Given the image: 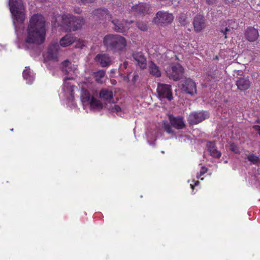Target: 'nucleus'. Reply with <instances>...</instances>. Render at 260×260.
<instances>
[{"mask_svg": "<svg viewBox=\"0 0 260 260\" xmlns=\"http://www.w3.org/2000/svg\"><path fill=\"white\" fill-rule=\"evenodd\" d=\"M46 36L45 20L40 14H34L30 19L25 40V47L33 49L44 42Z\"/></svg>", "mask_w": 260, "mask_h": 260, "instance_id": "nucleus-1", "label": "nucleus"}, {"mask_svg": "<svg viewBox=\"0 0 260 260\" xmlns=\"http://www.w3.org/2000/svg\"><path fill=\"white\" fill-rule=\"evenodd\" d=\"M103 43L107 50L114 52H122L126 46L125 39L119 35H107L104 37Z\"/></svg>", "mask_w": 260, "mask_h": 260, "instance_id": "nucleus-2", "label": "nucleus"}, {"mask_svg": "<svg viewBox=\"0 0 260 260\" xmlns=\"http://www.w3.org/2000/svg\"><path fill=\"white\" fill-rule=\"evenodd\" d=\"M10 10L14 16V24L16 22L23 23L25 16V8L22 0H9Z\"/></svg>", "mask_w": 260, "mask_h": 260, "instance_id": "nucleus-3", "label": "nucleus"}, {"mask_svg": "<svg viewBox=\"0 0 260 260\" xmlns=\"http://www.w3.org/2000/svg\"><path fill=\"white\" fill-rule=\"evenodd\" d=\"M174 17L167 12L158 11L153 18V22L157 24H166L170 23L173 20Z\"/></svg>", "mask_w": 260, "mask_h": 260, "instance_id": "nucleus-4", "label": "nucleus"}, {"mask_svg": "<svg viewBox=\"0 0 260 260\" xmlns=\"http://www.w3.org/2000/svg\"><path fill=\"white\" fill-rule=\"evenodd\" d=\"M158 96L160 99H167L169 101L173 99L171 86L166 84L158 83L157 88Z\"/></svg>", "mask_w": 260, "mask_h": 260, "instance_id": "nucleus-5", "label": "nucleus"}, {"mask_svg": "<svg viewBox=\"0 0 260 260\" xmlns=\"http://www.w3.org/2000/svg\"><path fill=\"white\" fill-rule=\"evenodd\" d=\"M66 18L69 20L68 24L69 27L72 28L73 30L80 28L84 23V20L80 17H74L70 15L63 16L64 21H66ZM65 23L67 22H65Z\"/></svg>", "mask_w": 260, "mask_h": 260, "instance_id": "nucleus-6", "label": "nucleus"}, {"mask_svg": "<svg viewBox=\"0 0 260 260\" xmlns=\"http://www.w3.org/2000/svg\"><path fill=\"white\" fill-rule=\"evenodd\" d=\"M113 24L112 28L118 32H124L129 29V26L127 25L128 21L126 20H119L117 19H112L110 20ZM133 20L128 22L129 24L133 23Z\"/></svg>", "mask_w": 260, "mask_h": 260, "instance_id": "nucleus-7", "label": "nucleus"}, {"mask_svg": "<svg viewBox=\"0 0 260 260\" xmlns=\"http://www.w3.org/2000/svg\"><path fill=\"white\" fill-rule=\"evenodd\" d=\"M209 117L206 112H192L188 117V121L190 124H197Z\"/></svg>", "mask_w": 260, "mask_h": 260, "instance_id": "nucleus-8", "label": "nucleus"}, {"mask_svg": "<svg viewBox=\"0 0 260 260\" xmlns=\"http://www.w3.org/2000/svg\"><path fill=\"white\" fill-rule=\"evenodd\" d=\"M95 61L102 67H107L112 63V59L109 55L106 53L97 54L94 58Z\"/></svg>", "mask_w": 260, "mask_h": 260, "instance_id": "nucleus-9", "label": "nucleus"}, {"mask_svg": "<svg viewBox=\"0 0 260 260\" xmlns=\"http://www.w3.org/2000/svg\"><path fill=\"white\" fill-rule=\"evenodd\" d=\"M149 6L146 3H139L132 7V11L135 15H145L149 13Z\"/></svg>", "mask_w": 260, "mask_h": 260, "instance_id": "nucleus-10", "label": "nucleus"}, {"mask_svg": "<svg viewBox=\"0 0 260 260\" xmlns=\"http://www.w3.org/2000/svg\"><path fill=\"white\" fill-rule=\"evenodd\" d=\"M59 46L57 43L51 44L48 49L47 58L49 60L57 61L58 60V50Z\"/></svg>", "mask_w": 260, "mask_h": 260, "instance_id": "nucleus-11", "label": "nucleus"}, {"mask_svg": "<svg viewBox=\"0 0 260 260\" xmlns=\"http://www.w3.org/2000/svg\"><path fill=\"white\" fill-rule=\"evenodd\" d=\"M171 125L177 129H183L185 127V124L182 117H175L172 115L169 116Z\"/></svg>", "mask_w": 260, "mask_h": 260, "instance_id": "nucleus-12", "label": "nucleus"}, {"mask_svg": "<svg viewBox=\"0 0 260 260\" xmlns=\"http://www.w3.org/2000/svg\"><path fill=\"white\" fill-rule=\"evenodd\" d=\"M183 69L179 64H177L172 67V71L169 73V76L174 80H179L182 76Z\"/></svg>", "mask_w": 260, "mask_h": 260, "instance_id": "nucleus-13", "label": "nucleus"}, {"mask_svg": "<svg viewBox=\"0 0 260 260\" xmlns=\"http://www.w3.org/2000/svg\"><path fill=\"white\" fill-rule=\"evenodd\" d=\"M134 60L141 69H145L147 66L146 59L141 52H134L132 54Z\"/></svg>", "mask_w": 260, "mask_h": 260, "instance_id": "nucleus-14", "label": "nucleus"}, {"mask_svg": "<svg viewBox=\"0 0 260 260\" xmlns=\"http://www.w3.org/2000/svg\"><path fill=\"white\" fill-rule=\"evenodd\" d=\"M251 82L247 77H238L236 80V85L238 89L241 91L248 89L250 86Z\"/></svg>", "mask_w": 260, "mask_h": 260, "instance_id": "nucleus-15", "label": "nucleus"}, {"mask_svg": "<svg viewBox=\"0 0 260 260\" xmlns=\"http://www.w3.org/2000/svg\"><path fill=\"white\" fill-rule=\"evenodd\" d=\"M194 30L200 32L205 27L204 17L201 15H197L193 22Z\"/></svg>", "mask_w": 260, "mask_h": 260, "instance_id": "nucleus-16", "label": "nucleus"}, {"mask_svg": "<svg viewBox=\"0 0 260 260\" xmlns=\"http://www.w3.org/2000/svg\"><path fill=\"white\" fill-rule=\"evenodd\" d=\"M183 88L186 92L191 95L197 92L196 84L193 80L190 79L185 80L183 84Z\"/></svg>", "mask_w": 260, "mask_h": 260, "instance_id": "nucleus-17", "label": "nucleus"}, {"mask_svg": "<svg viewBox=\"0 0 260 260\" xmlns=\"http://www.w3.org/2000/svg\"><path fill=\"white\" fill-rule=\"evenodd\" d=\"M93 14L97 18L100 20H111L112 15L109 13L108 10L105 8H99L93 11Z\"/></svg>", "mask_w": 260, "mask_h": 260, "instance_id": "nucleus-18", "label": "nucleus"}, {"mask_svg": "<svg viewBox=\"0 0 260 260\" xmlns=\"http://www.w3.org/2000/svg\"><path fill=\"white\" fill-rule=\"evenodd\" d=\"M100 97L101 99L109 103H114L113 93L110 90L107 89H102L100 92Z\"/></svg>", "mask_w": 260, "mask_h": 260, "instance_id": "nucleus-19", "label": "nucleus"}, {"mask_svg": "<svg viewBox=\"0 0 260 260\" xmlns=\"http://www.w3.org/2000/svg\"><path fill=\"white\" fill-rule=\"evenodd\" d=\"M259 36L258 31L254 27H248L245 32V37L250 42H254Z\"/></svg>", "mask_w": 260, "mask_h": 260, "instance_id": "nucleus-20", "label": "nucleus"}, {"mask_svg": "<svg viewBox=\"0 0 260 260\" xmlns=\"http://www.w3.org/2000/svg\"><path fill=\"white\" fill-rule=\"evenodd\" d=\"M74 64H72L68 60H66L62 62L61 70L66 74H69L74 72L76 70Z\"/></svg>", "mask_w": 260, "mask_h": 260, "instance_id": "nucleus-21", "label": "nucleus"}, {"mask_svg": "<svg viewBox=\"0 0 260 260\" xmlns=\"http://www.w3.org/2000/svg\"><path fill=\"white\" fill-rule=\"evenodd\" d=\"M207 146L210 154L212 157L216 158H219L221 157V153L217 150L214 143L209 142L207 144Z\"/></svg>", "mask_w": 260, "mask_h": 260, "instance_id": "nucleus-22", "label": "nucleus"}, {"mask_svg": "<svg viewBox=\"0 0 260 260\" xmlns=\"http://www.w3.org/2000/svg\"><path fill=\"white\" fill-rule=\"evenodd\" d=\"M92 97L89 92L86 89L82 88L81 89L80 98L83 105H88Z\"/></svg>", "mask_w": 260, "mask_h": 260, "instance_id": "nucleus-23", "label": "nucleus"}, {"mask_svg": "<svg viewBox=\"0 0 260 260\" xmlns=\"http://www.w3.org/2000/svg\"><path fill=\"white\" fill-rule=\"evenodd\" d=\"M149 71L151 75L156 77L161 76V72L159 67L152 61L149 62Z\"/></svg>", "mask_w": 260, "mask_h": 260, "instance_id": "nucleus-24", "label": "nucleus"}, {"mask_svg": "<svg viewBox=\"0 0 260 260\" xmlns=\"http://www.w3.org/2000/svg\"><path fill=\"white\" fill-rule=\"evenodd\" d=\"M75 39L70 35H67L63 37L59 42L60 46L67 47L74 43Z\"/></svg>", "mask_w": 260, "mask_h": 260, "instance_id": "nucleus-25", "label": "nucleus"}, {"mask_svg": "<svg viewBox=\"0 0 260 260\" xmlns=\"http://www.w3.org/2000/svg\"><path fill=\"white\" fill-rule=\"evenodd\" d=\"M90 108L94 110H101L103 108V105L102 103L99 100L92 97L89 104Z\"/></svg>", "mask_w": 260, "mask_h": 260, "instance_id": "nucleus-26", "label": "nucleus"}, {"mask_svg": "<svg viewBox=\"0 0 260 260\" xmlns=\"http://www.w3.org/2000/svg\"><path fill=\"white\" fill-rule=\"evenodd\" d=\"M105 74L106 72L103 70H100L94 73V78L95 80L99 83H102Z\"/></svg>", "mask_w": 260, "mask_h": 260, "instance_id": "nucleus-27", "label": "nucleus"}, {"mask_svg": "<svg viewBox=\"0 0 260 260\" xmlns=\"http://www.w3.org/2000/svg\"><path fill=\"white\" fill-rule=\"evenodd\" d=\"M245 158H247L249 161L254 165L258 166L260 164V159L259 157L253 153L246 154Z\"/></svg>", "mask_w": 260, "mask_h": 260, "instance_id": "nucleus-28", "label": "nucleus"}, {"mask_svg": "<svg viewBox=\"0 0 260 260\" xmlns=\"http://www.w3.org/2000/svg\"><path fill=\"white\" fill-rule=\"evenodd\" d=\"M23 77L25 80H28V82L29 83L32 82L34 80L33 75L31 72L30 70L28 68H26V69L24 70L23 72Z\"/></svg>", "mask_w": 260, "mask_h": 260, "instance_id": "nucleus-29", "label": "nucleus"}, {"mask_svg": "<svg viewBox=\"0 0 260 260\" xmlns=\"http://www.w3.org/2000/svg\"><path fill=\"white\" fill-rule=\"evenodd\" d=\"M70 78H66L64 79L63 89L64 90H67V91L70 92L71 95L72 96L73 95L74 86L72 85L70 83L68 82V80Z\"/></svg>", "mask_w": 260, "mask_h": 260, "instance_id": "nucleus-30", "label": "nucleus"}, {"mask_svg": "<svg viewBox=\"0 0 260 260\" xmlns=\"http://www.w3.org/2000/svg\"><path fill=\"white\" fill-rule=\"evenodd\" d=\"M137 27L141 31H147L148 29L147 22L143 21H138L136 23Z\"/></svg>", "mask_w": 260, "mask_h": 260, "instance_id": "nucleus-31", "label": "nucleus"}, {"mask_svg": "<svg viewBox=\"0 0 260 260\" xmlns=\"http://www.w3.org/2000/svg\"><path fill=\"white\" fill-rule=\"evenodd\" d=\"M178 21L180 25L182 26H185L188 21L187 20V17L184 14H181L178 17Z\"/></svg>", "mask_w": 260, "mask_h": 260, "instance_id": "nucleus-32", "label": "nucleus"}, {"mask_svg": "<svg viewBox=\"0 0 260 260\" xmlns=\"http://www.w3.org/2000/svg\"><path fill=\"white\" fill-rule=\"evenodd\" d=\"M107 106H108V105ZM107 108L111 112H113L118 113L121 111L120 107L119 106L116 105H111L109 107H107Z\"/></svg>", "mask_w": 260, "mask_h": 260, "instance_id": "nucleus-33", "label": "nucleus"}, {"mask_svg": "<svg viewBox=\"0 0 260 260\" xmlns=\"http://www.w3.org/2000/svg\"><path fill=\"white\" fill-rule=\"evenodd\" d=\"M163 127L166 132L169 134H173L174 133V131L172 129L171 125L167 122H164Z\"/></svg>", "mask_w": 260, "mask_h": 260, "instance_id": "nucleus-34", "label": "nucleus"}, {"mask_svg": "<svg viewBox=\"0 0 260 260\" xmlns=\"http://www.w3.org/2000/svg\"><path fill=\"white\" fill-rule=\"evenodd\" d=\"M230 149L235 153H238L239 152V148L235 144L230 145Z\"/></svg>", "mask_w": 260, "mask_h": 260, "instance_id": "nucleus-35", "label": "nucleus"}, {"mask_svg": "<svg viewBox=\"0 0 260 260\" xmlns=\"http://www.w3.org/2000/svg\"><path fill=\"white\" fill-rule=\"evenodd\" d=\"M207 171V168L205 167H203L200 172L197 175V178H199L201 176L203 175L205 173H206Z\"/></svg>", "mask_w": 260, "mask_h": 260, "instance_id": "nucleus-36", "label": "nucleus"}, {"mask_svg": "<svg viewBox=\"0 0 260 260\" xmlns=\"http://www.w3.org/2000/svg\"><path fill=\"white\" fill-rule=\"evenodd\" d=\"M78 3L83 5H86L89 3H92L95 0H78Z\"/></svg>", "mask_w": 260, "mask_h": 260, "instance_id": "nucleus-37", "label": "nucleus"}, {"mask_svg": "<svg viewBox=\"0 0 260 260\" xmlns=\"http://www.w3.org/2000/svg\"><path fill=\"white\" fill-rule=\"evenodd\" d=\"M230 31V29L227 27L225 28L224 30H221L220 31L221 33L224 36V38H227V34L228 32Z\"/></svg>", "mask_w": 260, "mask_h": 260, "instance_id": "nucleus-38", "label": "nucleus"}, {"mask_svg": "<svg viewBox=\"0 0 260 260\" xmlns=\"http://www.w3.org/2000/svg\"><path fill=\"white\" fill-rule=\"evenodd\" d=\"M206 3L209 5H213L217 3V0H206Z\"/></svg>", "mask_w": 260, "mask_h": 260, "instance_id": "nucleus-39", "label": "nucleus"}, {"mask_svg": "<svg viewBox=\"0 0 260 260\" xmlns=\"http://www.w3.org/2000/svg\"><path fill=\"white\" fill-rule=\"evenodd\" d=\"M253 128L257 131L258 134L260 135V126L258 125H255L253 126Z\"/></svg>", "mask_w": 260, "mask_h": 260, "instance_id": "nucleus-40", "label": "nucleus"}, {"mask_svg": "<svg viewBox=\"0 0 260 260\" xmlns=\"http://www.w3.org/2000/svg\"><path fill=\"white\" fill-rule=\"evenodd\" d=\"M139 77V76L138 74H134L133 78V80L134 81H136L138 79Z\"/></svg>", "mask_w": 260, "mask_h": 260, "instance_id": "nucleus-41", "label": "nucleus"}, {"mask_svg": "<svg viewBox=\"0 0 260 260\" xmlns=\"http://www.w3.org/2000/svg\"><path fill=\"white\" fill-rule=\"evenodd\" d=\"M199 183V181H197L196 183H195V185H197Z\"/></svg>", "mask_w": 260, "mask_h": 260, "instance_id": "nucleus-42", "label": "nucleus"}, {"mask_svg": "<svg viewBox=\"0 0 260 260\" xmlns=\"http://www.w3.org/2000/svg\"><path fill=\"white\" fill-rule=\"evenodd\" d=\"M190 186H191V188H192V189H193V186L192 185H191V184L190 185Z\"/></svg>", "mask_w": 260, "mask_h": 260, "instance_id": "nucleus-43", "label": "nucleus"}, {"mask_svg": "<svg viewBox=\"0 0 260 260\" xmlns=\"http://www.w3.org/2000/svg\"><path fill=\"white\" fill-rule=\"evenodd\" d=\"M259 17H260V14H259Z\"/></svg>", "mask_w": 260, "mask_h": 260, "instance_id": "nucleus-44", "label": "nucleus"}]
</instances>
